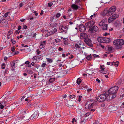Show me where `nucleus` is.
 Masks as SVG:
<instances>
[{
  "label": "nucleus",
  "mask_w": 124,
  "mask_h": 124,
  "mask_svg": "<svg viewBox=\"0 0 124 124\" xmlns=\"http://www.w3.org/2000/svg\"><path fill=\"white\" fill-rule=\"evenodd\" d=\"M124 44V41L122 39H117L114 40L113 42L114 45L115 46L116 48L118 49L121 48L122 47L121 46Z\"/></svg>",
  "instance_id": "1"
},
{
  "label": "nucleus",
  "mask_w": 124,
  "mask_h": 124,
  "mask_svg": "<svg viewBox=\"0 0 124 124\" xmlns=\"http://www.w3.org/2000/svg\"><path fill=\"white\" fill-rule=\"evenodd\" d=\"M95 106V104L92 101H89L86 103L85 107L87 109H89L93 108Z\"/></svg>",
  "instance_id": "2"
},
{
  "label": "nucleus",
  "mask_w": 124,
  "mask_h": 124,
  "mask_svg": "<svg viewBox=\"0 0 124 124\" xmlns=\"http://www.w3.org/2000/svg\"><path fill=\"white\" fill-rule=\"evenodd\" d=\"M117 86H116L110 88L108 92L110 94H115L118 89Z\"/></svg>",
  "instance_id": "3"
},
{
  "label": "nucleus",
  "mask_w": 124,
  "mask_h": 124,
  "mask_svg": "<svg viewBox=\"0 0 124 124\" xmlns=\"http://www.w3.org/2000/svg\"><path fill=\"white\" fill-rule=\"evenodd\" d=\"M106 98L107 100H111L115 97V94H110L108 92L105 94Z\"/></svg>",
  "instance_id": "4"
},
{
  "label": "nucleus",
  "mask_w": 124,
  "mask_h": 124,
  "mask_svg": "<svg viewBox=\"0 0 124 124\" xmlns=\"http://www.w3.org/2000/svg\"><path fill=\"white\" fill-rule=\"evenodd\" d=\"M116 9L115 6L111 7L108 10V16H110L115 12Z\"/></svg>",
  "instance_id": "5"
},
{
  "label": "nucleus",
  "mask_w": 124,
  "mask_h": 124,
  "mask_svg": "<svg viewBox=\"0 0 124 124\" xmlns=\"http://www.w3.org/2000/svg\"><path fill=\"white\" fill-rule=\"evenodd\" d=\"M97 100L100 102H102L106 100L105 94L101 95L99 96L97 98Z\"/></svg>",
  "instance_id": "6"
},
{
  "label": "nucleus",
  "mask_w": 124,
  "mask_h": 124,
  "mask_svg": "<svg viewBox=\"0 0 124 124\" xmlns=\"http://www.w3.org/2000/svg\"><path fill=\"white\" fill-rule=\"evenodd\" d=\"M95 22L93 21H91L86 23L85 26L87 28H90L92 27L94 24Z\"/></svg>",
  "instance_id": "7"
},
{
  "label": "nucleus",
  "mask_w": 124,
  "mask_h": 124,
  "mask_svg": "<svg viewBox=\"0 0 124 124\" xmlns=\"http://www.w3.org/2000/svg\"><path fill=\"white\" fill-rule=\"evenodd\" d=\"M98 27L96 26H94L91 28H90L89 30L90 32L93 33L96 32L98 30Z\"/></svg>",
  "instance_id": "8"
},
{
  "label": "nucleus",
  "mask_w": 124,
  "mask_h": 124,
  "mask_svg": "<svg viewBox=\"0 0 124 124\" xmlns=\"http://www.w3.org/2000/svg\"><path fill=\"white\" fill-rule=\"evenodd\" d=\"M107 20L106 18H104L99 23V25L100 26H102L104 25L107 22Z\"/></svg>",
  "instance_id": "9"
},
{
  "label": "nucleus",
  "mask_w": 124,
  "mask_h": 124,
  "mask_svg": "<svg viewBox=\"0 0 124 124\" xmlns=\"http://www.w3.org/2000/svg\"><path fill=\"white\" fill-rule=\"evenodd\" d=\"M84 41L85 43L89 46H92V43L90 39L87 38L86 39H84Z\"/></svg>",
  "instance_id": "10"
},
{
  "label": "nucleus",
  "mask_w": 124,
  "mask_h": 124,
  "mask_svg": "<svg viewBox=\"0 0 124 124\" xmlns=\"http://www.w3.org/2000/svg\"><path fill=\"white\" fill-rule=\"evenodd\" d=\"M61 32L64 31V30H67L68 29L67 26H63L62 25H61L59 28Z\"/></svg>",
  "instance_id": "11"
},
{
  "label": "nucleus",
  "mask_w": 124,
  "mask_h": 124,
  "mask_svg": "<svg viewBox=\"0 0 124 124\" xmlns=\"http://www.w3.org/2000/svg\"><path fill=\"white\" fill-rule=\"evenodd\" d=\"M86 30L85 26L83 24H81L79 26V30L81 32H84Z\"/></svg>",
  "instance_id": "12"
},
{
  "label": "nucleus",
  "mask_w": 124,
  "mask_h": 124,
  "mask_svg": "<svg viewBox=\"0 0 124 124\" xmlns=\"http://www.w3.org/2000/svg\"><path fill=\"white\" fill-rule=\"evenodd\" d=\"M105 49L111 52L113 51V47L111 46H108L106 47Z\"/></svg>",
  "instance_id": "13"
},
{
  "label": "nucleus",
  "mask_w": 124,
  "mask_h": 124,
  "mask_svg": "<svg viewBox=\"0 0 124 124\" xmlns=\"http://www.w3.org/2000/svg\"><path fill=\"white\" fill-rule=\"evenodd\" d=\"M80 37L81 39H85L87 38V36L85 33H81L80 34Z\"/></svg>",
  "instance_id": "14"
},
{
  "label": "nucleus",
  "mask_w": 124,
  "mask_h": 124,
  "mask_svg": "<svg viewBox=\"0 0 124 124\" xmlns=\"http://www.w3.org/2000/svg\"><path fill=\"white\" fill-rule=\"evenodd\" d=\"M74 102V101H68L67 103H66V102L65 103L66 105H68L69 107L70 108L73 106Z\"/></svg>",
  "instance_id": "15"
},
{
  "label": "nucleus",
  "mask_w": 124,
  "mask_h": 124,
  "mask_svg": "<svg viewBox=\"0 0 124 124\" xmlns=\"http://www.w3.org/2000/svg\"><path fill=\"white\" fill-rule=\"evenodd\" d=\"M108 10L107 8H106L103 12L101 13V15L103 16H105L106 15H108Z\"/></svg>",
  "instance_id": "16"
},
{
  "label": "nucleus",
  "mask_w": 124,
  "mask_h": 124,
  "mask_svg": "<svg viewBox=\"0 0 124 124\" xmlns=\"http://www.w3.org/2000/svg\"><path fill=\"white\" fill-rule=\"evenodd\" d=\"M46 44V41H44L40 42V45L39 46L40 48L42 49L44 47V45Z\"/></svg>",
  "instance_id": "17"
},
{
  "label": "nucleus",
  "mask_w": 124,
  "mask_h": 124,
  "mask_svg": "<svg viewBox=\"0 0 124 124\" xmlns=\"http://www.w3.org/2000/svg\"><path fill=\"white\" fill-rule=\"evenodd\" d=\"M6 101H4L3 102H0V108L1 109L3 108L4 106L6 105Z\"/></svg>",
  "instance_id": "18"
},
{
  "label": "nucleus",
  "mask_w": 124,
  "mask_h": 124,
  "mask_svg": "<svg viewBox=\"0 0 124 124\" xmlns=\"http://www.w3.org/2000/svg\"><path fill=\"white\" fill-rule=\"evenodd\" d=\"M38 115V112L36 111L31 116V118L32 119H35L36 118Z\"/></svg>",
  "instance_id": "19"
},
{
  "label": "nucleus",
  "mask_w": 124,
  "mask_h": 124,
  "mask_svg": "<svg viewBox=\"0 0 124 124\" xmlns=\"http://www.w3.org/2000/svg\"><path fill=\"white\" fill-rule=\"evenodd\" d=\"M104 37H98L97 38L98 41L100 43H104Z\"/></svg>",
  "instance_id": "20"
},
{
  "label": "nucleus",
  "mask_w": 124,
  "mask_h": 124,
  "mask_svg": "<svg viewBox=\"0 0 124 124\" xmlns=\"http://www.w3.org/2000/svg\"><path fill=\"white\" fill-rule=\"evenodd\" d=\"M71 8L74 10H77L78 7L77 5L74 4H73L71 6Z\"/></svg>",
  "instance_id": "21"
},
{
  "label": "nucleus",
  "mask_w": 124,
  "mask_h": 124,
  "mask_svg": "<svg viewBox=\"0 0 124 124\" xmlns=\"http://www.w3.org/2000/svg\"><path fill=\"white\" fill-rule=\"evenodd\" d=\"M110 41V39L108 38L104 37V43H107L109 42Z\"/></svg>",
  "instance_id": "22"
},
{
  "label": "nucleus",
  "mask_w": 124,
  "mask_h": 124,
  "mask_svg": "<svg viewBox=\"0 0 124 124\" xmlns=\"http://www.w3.org/2000/svg\"><path fill=\"white\" fill-rule=\"evenodd\" d=\"M119 62L118 61L116 62H112L111 65H114L115 66L117 67L118 66Z\"/></svg>",
  "instance_id": "23"
},
{
  "label": "nucleus",
  "mask_w": 124,
  "mask_h": 124,
  "mask_svg": "<svg viewBox=\"0 0 124 124\" xmlns=\"http://www.w3.org/2000/svg\"><path fill=\"white\" fill-rule=\"evenodd\" d=\"M61 15V14L59 13H58L56 14V15L54 16L53 17V19L55 18H57L59 17Z\"/></svg>",
  "instance_id": "24"
},
{
  "label": "nucleus",
  "mask_w": 124,
  "mask_h": 124,
  "mask_svg": "<svg viewBox=\"0 0 124 124\" xmlns=\"http://www.w3.org/2000/svg\"><path fill=\"white\" fill-rule=\"evenodd\" d=\"M114 19L117 18L119 17V15L117 14H115L112 16Z\"/></svg>",
  "instance_id": "25"
},
{
  "label": "nucleus",
  "mask_w": 124,
  "mask_h": 124,
  "mask_svg": "<svg viewBox=\"0 0 124 124\" xmlns=\"http://www.w3.org/2000/svg\"><path fill=\"white\" fill-rule=\"evenodd\" d=\"M41 55L37 56L34 57L33 58V60H37L41 58Z\"/></svg>",
  "instance_id": "26"
},
{
  "label": "nucleus",
  "mask_w": 124,
  "mask_h": 124,
  "mask_svg": "<svg viewBox=\"0 0 124 124\" xmlns=\"http://www.w3.org/2000/svg\"><path fill=\"white\" fill-rule=\"evenodd\" d=\"M15 62L14 61L11 64V70H13L15 69Z\"/></svg>",
  "instance_id": "27"
},
{
  "label": "nucleus",
  "mask_w": 124,
  "mask_h": 124,
  "mask_svg": "<svg viewBox=\"0 0 124 124\" xmlns=\"http://www.w3.org/2000/svg\"><path fill=\"white\" fill-rule=\"evenodd\" d=\"M114 20V19L113 18L112 16L109 17L108 19V22L109 23L111 22H112Z\"/></svg>",
  "instance_id": "28"
},
{
  "label": "nucleus",
  "mask_w": 124,
  "mask_h": 124,
  "mask_svg": "<svg viewBox=\"0 0 124 124\" xmlns=\"http://www.w3.org/2000/svg\"><path fill=\"white\" fill-rule=\"evenodd\" d=\"M98 71L96 70H94L92 71V75H93L97 72Z\"/></svg>",
  "instance_id": "29"
},
{
  "label": "nucleus",
  "mask_w": 124,
  "mask_h": 124,
  "mask_svg": "<svg viewBox=\"0 0 124 124\" xmlns=\"http://www.w3.org/2000/svg\"><path fill=\"white\" fill-rule=\"evenodd\" d=\"M46 59L47 60V62L50 63H51L53 61V60L52 59L47 58Z\"/></svg>",
  "instance_id": "30"
},
{
  "label": "nucleus",
  "mask_w": 124,
  "mask_h": 124,
  "mask_svg": "<svg viewBox=\"0 0 124 124\" xmlns=\"http://www.w3.org/2000/svg\"><path fill=\"white\" fill-rule=\"evenodd\" d=\"M53 34V32H49L47 33L46 35V37H48Z\"/></svg>",
  "instance_id": "31"
},
{
  "label": "nucleus",
  "mask_w": 124,
  "mask_h": 124,
  "mask_svg": "<svg viewBox=\"0 0 124 124\" xmlns=\"http://www.w3.org/2000/svg\"><path fill=\"white\" fill-rule=\"evenodd\" d=\"M108 25L107 24H105L103 26L102 29L104 30H106L107 28Z\"/></svg>",
  "instance_id": "32"
},
{
  "label": "nucleus",
  "mask_w": 124,
  "mask_h": 124,
  "mask_svg": "<svg viewBox=\"0 0 124 124\" xmlns=\"http://www.w3.org/2000/svg\"><path fill=\"white\" fill-rule=\"evenodd\" d=\"M81 82V80L80 78H78L77 81L76 82L78 85L80 84Z\"/></svg>",
  "instance_id": "33"
},
{
  "label": "nucleus",
  "mask_w": 124,
  "mask_h": 124,
  "mask_svg": "<svg viewBox=\"0 0 124 124\" xmlns=\"http://www.w3.org/2000/svg\"><path fill=\"white\" fill-rule=\"evenodd\" d=\"M55 80V78H52L50 79L49 80V82L50 83H52Z\"/></svg>",
  "instance_id": "34"
},
{
  "label": "nucleus",
  "mask_w": 124,
  "mask_h": 124,
  "mask_svg": "<svg viewBox=\"0 0 124 124\" xmlns=\"http://www.w3.org/2000/svg\"><path fill=\"white\" fill-rule=\"evenodd\" d=\"M75 47L79 49L80 48V46L79 45V44H75Z\"/></svg>",
  "instance_id": "35"
},
{
  "label": "nucleus",
  "mask_w": 124,
  "mask_h": 124,
  "mask_svg": "<svg viewBox=\"0 0 124 124\" xmlns=\"http://www.w3.org/2000/svg\"><path fill=\"white\" fill-rule=\"evenodd\" d=\"M87 74L89 75H92V71L91 70H87Z\"/></svg>",
  "instance_id": "36"
},
{
  "label": "nucleus",
  "mask_w": 124,
  "mask_h": 124,
  "mask_svg": "<svg viewBox=\"0 0 124 124\" xmlns=\"http://www.w3.org/2000/svg\"><path fill=\"white\" fill-rule=\"evenodd\" d=\"M101 73H103V74H106L107 73V71L106 70H100L99 71Z\"/></svg>",
  "instance_id": "37"
},
{
  "label": "nucleus",
  "mask_w": 124,
  "mask_h": 124,
  "mask_svg": "<svg viewBox=\"0 0 124 124\" xmlns=\"http://www.w3.org/2000/svg\"><path fill=\"white\" fill-rule=\"evenodd\" d=\"M79 45L80 46V48L81 49H84L85 48L84 47L82 46L83 45V44L82 43H79Z\"/></svg>",
  "instance_id": "38"
},
{
  "label": "nucleus",
  "mask_w": 124,
  "mask_h": 124,
  "mask_svg": "<svg viewBox=\"0 0 124 124\" xmlns=\"http://www.w3.org/2000/svg\"><path fill=\"white\" fill-rule=\"evenodd\" d=\"M36 54L37 55L39 54L41 52V51L38 49L36 50Z\"/></svg>",
  "instance_id": "39"
},
{
  "label": "nucleus",
  "mask_w": 124,
  "mask_h": 124,
  "mask_svg": "<svg viewBox=\"0 0 124 124\" xmlns=\"http://www.w3.org/2000/svg\"><path fill=\"white\" fill-rule=\"evenodd\" d=\"M75 29L76 30V31L74 33V31H72V33L74 34V35H76L78 31V28L77 27H76L75 28Z\"/></svg>",
  "instance_id": "40"
},
{
  "label": "nucleus",
  "mask_w": 124,
  "mask_h": 124,
  "mask_svg": "<svg viewBox=\"0 0 124 124\" xmlns=\"http://www.w3.org/2000/svg\"><path fill=\"white\" fill-rule=\"evenodd\" d=\"M95 14H94L93 15H91L90 17V19H92L94 17H95Z\"/></svg>",
  "instance_id": "41"
},
{
  "label": "nucleus",
  "mask_w": 124,
  "mask_h": 124,
  "mask_svg": "<svg viewBox=\"0 0 124 124\" xmlns=\"http://www.w3.org/2000/svg\"><path fill=\"white\" fill-rule=\"evenodd\" d=\"M26 72L28 73H32V71L30 70H26Z\"/></svg>",
  "instance_id": "42"
},
{
  "label": "nucleus",
  "mask_w": 124,
  "mask_h": 124,
  "mask_svg": "<svg viewBox=\"0 0 124 124\" xmlns=\"http://www.w3.org/2000/svg\"><path fill=\"white\" fill-rule=\"evenodd\" d=\"M82 96H79V98L78 99V101L79 102H80L82 100Z\"/></svg>",
  "instance_id": "43"
},
{
  "label": "nucleus",
  "mask_w": 124,
  "mask_h": 124,
  "mask_svg": "<svg viewBox=\"0 0 124 124\" xmlns=\"http://www.w3.org/2000/svg\"><path fill=\"white\" fill-rule=\"evenodd\" d=\"M55 41L56 43H58L60 42V40L59 39L57 38L55 39Z\"/></svg>",
  "instance_id": "44"
},
{
  "label": "nucleus",
  "mask_w": 124,
  "mask_h": 124,
  "mask_svg": "<svg viewBox=\"0 0 124 124\" xmlns=\"http://www.w3.org/2000/svg\"><path fill=\"white\" fill-rule=\"evenodd\" d=\"M93 56L94 57H99V56L98 55H97L94 54H93Z\"/></svg>",
  "instance_id": "45"
},
{
  "label": "nucleus",
  "mask_w": 124,
  "mask_h": 124,
  "mask_svg": "<svg viewBox=\"0 0 124 124\" xmlns=\"http://www.w3.org/2000/svg\"><path fill=\"white\" fill-rule=\"evenodd\" d=\"M5 64L4 63H3L1 65L2 68V69H5Z\"/></svg>",
  "instance_id": "46"
},
{
  "label": "nucleus",
  "mask_w": 124,
  "mask_h": 124,
  "mask_svg": "<svg viewBox=\"0 0 124 124\" xmlns=\"http://www.w3.org/2000/svg\"><path fill=\"white\" fill-rule=\"evenodd\" d=\"M91 57V55L90 54L87 56L86 57V58L87 60H89L90 59Z\"/></svg>",
  "instance_id": "47"
},
{
  "label": "nucleus",
  "mask_w": 124,
  "mask_h": 124,
  "mask_svg": "<svg viewBox=\"0 0 124 124\" xmlns=\"http://www.w3.org/2000/svg\"><path fill=\"white\" fill-rule=\"evenodd\" d=\"M75 95H70L69 96L70 98H75Z\"/></svg>",
  "instance_id": "48"
},
{
  "label": "nucleus",
  "mask_w": 124,
  "mask_h": 124,
  "mask_svg": "<svg viewBox=\"0 0 124 124\" xmlns=\"http://www.w3.org/2000/svg\"><path fill=\"white\" fill-rule=\"evenodd\" d=\"M53 5V3H48V5L49 7H51Z\"/></svg>",
  "instance_id": "49"
},
{
  "label": "nucleus",
  "mask_w": 124,
  "mask_h": 124,
  "mask_svg": "<svg viewBox=\"0 0 124 124\" xmlns=\"http://www.w3.org/2000/svg\"><path fill=\"white\" fill-rule=\"evenodd\" d=\"M76 121V120L75 118H73L72 121V122L73 124H74L75 122Z\"/></svg>",
  "instance_id": "50"
},
{
  "label": "nucleus",
  "mask_w": 124,
  "mask_h": 124,
  "mask_svg": "<svg viewBox=\"0 0 124 124\" xmlns=\"http://www.w3.org/2000/svg\"><path fill=\"white\" fill-rule=\"evenodd\" d=\"M100 69L101 70H104V69L103 66L100 65Z\"/></svg>",
  "instance_id": "51"
},
{
  "label": "nucleus",
  "mask_w": 124,
  "mask_h": 124,
  "mask_svg": "<svg viewBox=\"0 0 124 124\" xmlns=\"http://www.w3.org/2000/svg\"><path fill=\"white\" fill-rule=\"evenodd\" d=\"M11 41L12 43L14 44H15L16 43V41L15 40L13 39H11Z\"/></svg>",
  "instance_id": "52"
},
{
  "label": "nucleus",
  "mask_w": 124,
  "mask_h": 124,
  "mask_svg": "<svg viewBox=\"0 0 124 124\" xmlns=\"http://www.w3.org/2000/svg\"><path fill=\"white\" fill-rule=\"evenodd\" d=\"M8 13H6L4 15V17H6L7 16Z\"/></svg>",
  "instance_id": "53"
},
{
  "label": "nucleus",
  "mask_w": 124,
  "mask_h": 124,
  "mask_svg": "<svg viewBox=\"0 0 124 124\" xmlns=\"http://www.w3.org/2000/svg\"><path fill=\"white\" fill-rule=\"evenodd\" d=\"M23 37V35H21L19 37L18 36L17 37V39H19L20 38H22Z\"/></svg>",
  "instance_id": "54"
},
{
  "label": "nucleus",
  "mask_w": 124,
  "mask_h": 124,
  "mask_svg": "<svg viewBox=\"0 0 124 124\" xmlns=\"http://www.w3.org/2000/svg\"><path fill=\"white\" fill-rule=\"evenodd\" d=\"M12 32H13L12 31H9L8 32V35H10L11 33H12Z\"/></svg>",
  "instance_id": "55"
},
{
  "label": "nucleus",
  "mask_w": 124,
  "mask_h": 124,
  "mask_svg": "<svg viewBox=\"0 0 124 124\" xmlns=\"http://www.w3.org/2000/svg\"><path fill=\"white\" fill-rule=\"evenodd\" d=\"M58 50L59 51H60L62 50H63V49L61 47H60L59 48Z\"/></svg>",
  "instance_id": "56"
},
{
  "label": "nucleus",
  "mask_w": 124,
  "mask_h": 124,
  "mask_svg": "<svg viewBox=\"0 0 124 124\" xmlns=\"http://www.w3.org/2000/svg\"><path fill=\"white\" fill-rule=\"evenodd\" d=\"M53 31L54 32V33L56 32L57 31V29L55 28H54L53 30Z\"/></svg>",
  "instance_id": "57"
},
{
  "label": "nucleus",
  "mask_w": 124,
  "mask_h": 124,
  "mask_svg": "<svg viewBox=\"0 0 124 124\" xmlns=\"http://www.w3.org/2000/svg\"><path fill=\"white\" fill-rule=\"evenodd\" d=\"M46 65V63H43V64H42L41 65V66L43 67H44Z\"/></svg>",
  "instance_id": "58"
},
{
  "label": "nucleus",
  "mask_w": 124,
  "mask_h": 124,
  "mask_svg": "<svg viewBox=\"0 0 124 124\" xmlns=\"http://www.w3.org/2000/svg\"><path fill=\"white\" fill-rule=\"evenodd\" d=\"M11 50L12 52H14L15 51V49L14 47H12L11 48Z\"/></svg>",
  "instance_id": "59"
},
{
  "label": "nucleus",
  "mask_w": 124,
  "mask_h": 124,
  "mask_svg": "<svg viewBox=\"0 0 124 124\" xmlns=\"http://www.w3.org/2000/svg\"><path fill=\"white\" fill-rule=\"evenodd\" d=\"M30 63V62L28 61H26L25 62V63L26 64H29Z\"/></svg>",
  "instance_id": "60"
},
{
  "label": "nucleus",
  "mask_w": 124,
  "mask_h": 124,
  "mask_svg": "<svg viewBox=\"0 0 124 124\" xmlns=\"http://www.w3.org/2000/svg\"><path fill=\"white\" fill-rule=\"evenodd\" d=\"M4 85V84L3 83H1V82H0V86H3Z\"/></svg>",
  "instance_id": "61"
},
{
  "label": "nucleus",
  "mask_w": 124,
  "mask_h": 124,
  "mask_svg": "<svg viewBox=\"0 0 124 124\" xmlns=\"http://www.w3.org/2000/svg\"><path fill=\"white\" fill-rule=\"evenodd\" d=\"M23 28L25 29H26L27 28V26L26 25H24L23 26Z\"/></svg>",
  "instance_id": "62"
},
{
  "label": "nucleus",
  "mask_w": 124,
  "mask_h": 124,
  "mask_svg": "<svg viewBox=\"0 0 124 124\" xmlns=\"http://www.w3.org/2000/svg\"><path fill=\"white\" fill-rule=\"evenodd\" d=\"M96 80V81L98 82V83H100V80H99L98 79V78H97Z\"/></svg>",
  "instance_id": "63"
},
{
  "label": "nucleus",
  "mask_w": 124,
  "mask_h": 124,
  "mask_svg": "<svg viewBox=\"0 0 124 124\" xmlns=\"http://www.w3.org/2000/svg\"><path fill=\"white\" fill-rule=\"evenodd\" d=\"M92 90V89L91 88H89L87 90V91L88 92H90Z\"/></svg>",
  "instance_id": "64"
}]
</instances>
